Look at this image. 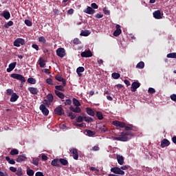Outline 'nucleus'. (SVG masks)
I'll return each mask as SVG.
<instances>
[{
	"label": "nucleus",
	"instance_id": "obj_1",
	"mask_svg": "<svg viewBox=\"0 0 176 176\" xmlns=\"http://www.w3.org/2000/svg\"><path fill=\"white\" fill-rule=\"evenodd\" d=\"M134 134L131 132H122L121 135L120 137H112L113 140L116 141H121V142H127L134 137Z\"/></svg>",
	"mask_w": 176,
	"mask_h": 176
},
{
	"label": "nucleus",
	"instance_id": "obj_2",
	"mask_svg": "<svg viewBox=\"0 0 176 176\" xmlns=\"http://www.w3.org/2000/svg\"><path fill=\"white\" fill-rule=\"evenodd\" d=\"M10 77L14 79H16L17 80H20L22 84H21L20 87H23V84L25 82V78L21 74H12L10 75Z\"/></svg>",
	"mask_w": 176,
	"mask_h": 176
},
{
	"label": "nucleus",
	"instance_id": "obj_3",
	"mask_svg": "<svg viewBox=\"0 0 176 176\" xmlns=\"http://www.w3.org/2000/svg\"><path fill=\"white\" fill-rule=\"evenodd\" d=\"M110 170L111 173H113L114 174L118 175H124L125 174L124 171L122 170L121 168L118 167L111 168Z\"/></svg>",
	"mask_w": 176,
	"mask_h": 176
},
{
	"label": "nucleus",
	"instance_id": "obj_4",
	"mask_svg": "<svg viewBox=\"0 0 176 176\" xmlns=\"http://www.w3.org/2000/svg\"><path fill=\"white\" fill-rule=\"evenodd\" d=\"M13 45L14 47H20V45H25V41L22 38H17L16 40H14Z\"/></svg>",
	"mask_w": 176,
	"mask_h": 176
},
{
	"label": "nucleus",
	"instance_id": "obj_5",
	"mask_svg": "<svg viewBox=\"0 0 176 176\" xmlns=\"http://www.w3.org/2000/svg\"><path fill=\"white\" fill-rule=\"evenodd\" d=\"M54 113L58 116H62L63 115H65V110H63L62 108V105H60L59 107L54 109Z\"/></svg>",
	"mask_w": 176,
	"mask_h": 176
},
{
	"label": "nucleus",
	"instance_id": "obj_6",
	"mask_svg": "<svg viewBox=\"0 0 176 176\" xmlns=\"http://www.w3.org/2000/svg\"><path fill=\"white\" fill-rule=\"evenodd\" d=\"M153 18L157 20H160L162 19L163 13L159 10L154 11L153 13Z\"/></svg>",
	"mask_w": 176,
	"mask_h": 176
},
{
	"label": "nucleus",
	"instance_id": "obj_7",
	"mask_svg": "<svg viewBox=\"0 0 176 176\" xmlns=\"http://www.w3.org/2000/svg\"><path fill=\"white\" fill-rule=\"evenodd\" d=\"M47 100H45V106H50V103L53 102L54 96L52 94H49L47 96Z\"/></svg>",
	"mask_w": 176,
	"mask_h": 176
},
{
	"label": "nucleus",
	"instance_id": "obj_8",
	"mask_svg": "<svg viewBox=\"0 0 176 176\" xmlns=\"http://www.w3.org/2000/svg\"><path fill=\"white\" fill-rule=\"evenodd\" d=\"M65 48L60 47L56 50V55L60 56L61 58L65 56Z\"/></svg>",
	"mask_w": 176,
	"mask_h": 176
},
{
	"label": "nucleus",
	"instance_id": "obj_9",
	"mask_svg": "<svg viewBox=\"0 0 176 176\" xmlns=\"http://www.w3.org/2000/svg\"><path fill=\"white\" fill-rule=\"evenodd\" d=\"M141 84L137 81H134L133 82H132L131 84V90L132 92H136L137 89L140 88Z\"/></svg>",
	"mask_w": 176,
	"mask_h": 176
},
{
	"label": "nucleus",
	"instance_id": "obj_10",
	"mask_svg": "<svg viewBox=\"0 0 176 176\" xmlns=\"http://www.w3.org/2000/svg\"><path fill=\"white\" fill-rule=\"evenodd\" d=\"M84 13H86L89 15H93L96 14V10H94V8H91L90 6H87L84 10Z\"/></svg>",
	"mask_w": 176,
	"mask_h": 176
},
{
	"label": "nucleus",
	"instance_id": "obj_11",
	"mask_svg": "<svg viewBox=\"0 0 176 176\" xmlns=\"http://www.w3.org/2000/svg\"><path fill=\"white\" fill-rule=\"evenodd\" d=\"M69 151L73 155L72 156H73L74 160H78V149L77 148H70Z\"/></svg>",
	"mask_w": 176,
	"mask_h": 176
},
{
	"label": "nucleus",
	"instance_id": "obj_12",
	"mask_svg": "<svg viewBox=\"0 0 176 176\" xmlns=\"http://www.w3.org/2000/svg\"><path fill=\"white\" fill-rule=\"evenodd\" d=\"M80 55L82 58H89L93 56V54L90 50H86L85 52H82Z\"/></svg>",
	"mask_w": 176,
	"mask_h": 176
},
{
	"label": "nucleus",
	"instance_id": "obj_13",
	"mask_svg": "<svg viewBox=\"0 0 176 176\" xmlns=\"http://www.w3.org/2000/svg\"><path fill=\"white\" fill-rule=\"evenodd\" d=\"M116 30H114L113 36L118 37L119 35L122 34V30L120 29V25H116Z\"/></svg>",
	"mask_w": 176,
	"mask_h": 176
},
{
	"label": "nucleus",
	"instance_id": "obj_14",
	"mask_svg": "<svg viewBox=\"0 0 176 176\" xmlns=\"http://www.w3.org/2000/svg\"><path fill=\"white\" fill-rule=\"evenodd\" d=\"M113 126H117V127H121V128H124L125 127L124 122H120L118 120H114L113 122Z\"/></svg>",
	"mask_w": 176,
	"mask_h": 176
},
{
	"label": "nucleus",
	"instance_id": "obj_15",
	"mask_svg": "<svg viewBox=\"0 0 176 176\" xmlns=\"http://www.w3.org/2000/svg\"><path fill=\"white\" fill-rule=\"evenodd\" d=\"M16 66V62H13L12 63H10V65H8V68L7 69V72L10 73L11 72L13 69H15Z\"/></svg>",
	"mask_w": 176,
	"mask_h": 176
},
{
	"label": "nucleus",
	"instance_id": "obj_16",
	"mask_svg": "<svg viewBox=\"0 0 176 176\" xmlns=\"http://www.w3.org/2000/svg\"><path fill=\"white\" fill-rule=\"evenodd\" d=\"M170 141H168L167 139H163L160 146L163 148L170 146Z\"/></svg>",
	"mask_w": 176,
	"mask_h": 176
},
{
	"label": "nucleus",
	"instance_id": "obj_17",
	"mask_svg": "<svg viewBox=\"0 0 176 176\" xmlns=\"http://www.w3.org/2000/svg\"><path fill=\"white\" fill-rule=\"evenodd\" d=\"M55 80L62 82L63 86H66V81L65 79L63 78L61 76L57 75L55 76Z\"/></svg>",
	"mask_w": 176,
	"mask_h": 176
},
{
	"label": "nucleus",
	"instance_id": "obj_18",
	"mask_svg": "<svg viewBox=\"0 0 176 176\" xmlns=\"http://www.w3.org/2000/svg\"><path fill=\"white\" fill-rule=\"evenodd\" d=\"M1 16H3V18H5L6 20H9L10 18V13L9 11H3V12L1 14Z\"/></svg>",
	"mask_w": 176,
	"mask_h": 176
},
{
	"label": "nucleus",
	"instance_id": "obj_19",
	"mask_svg": "<svg viewBox=\"0 0 176 176\" xmlns=\"http://www.w3.org/2000/svg\"><path fill=\"white\" fill-rule=\"evenodd\" d=\"M98 129H100L101 133H104L108 131V128L105 125L100 124L98 125Z\"/></svg>",
	"mask_w": 176,
	"mask_h": 176
},
{
	"label": "nucleus",
	"instance_id": "obj_20",
	"mask_svg": "<svg viewBox=\"0 0 176 176\" xmlns=\"http://www.w3.org/2000/svg\"><path fill=\"white\" fill-rule=\"evenodd\" d=\"M85 72V68L84 67H77L76 69V74L77 75L79 76V77H81L82 76V74L81 73H83Z\"/></svg>",
	"mask_w": 176,
	"mask_h": 176
},
{
	"label": "nucleus",
	"instance_id": "obj_21",
	"mask_svg": "<svg viewBox=\"0 0 176 176\" xmlns=\"http://www.w3.org/2000/svg\"><path fill=\"white\" fill-rule=\"evenodd\" d=\"M85 132L86 133V135H87L89 137H94V135H96V131H92L89 129H85Z\"/></svg>",
	"mask_w": 176,
	"mask_h": 176
},
{
	"label": "nucleus",
	"instance_id": "obj_22",
	"mask_svg": "<svg viewBox=\"0 0 176 176\" xmlns=\"http://www.w3.org/2000/svg\"><path fill=\"white\" fill-rule=\"evenodd\" d=\"M26 159H27V158H26V157H25V155H19V156H18V157H16V162L17 163H21V162L25 161Z\"/></svg>",
	"mask_w": 176,
	"mask_h": 176
},
{
	"label": "nucleus",
	"instance_id": "obj_23",
	"mask_svg": "<svg viewBox=\"0 0 176 176\" xmlns=\"http://www.w3.org/2000/svg\"><path fill=\"white\" fill-rule=\"evenodd\" d=\"M117 162H118L120 166L124 165V157L121 155H117Z\"/></svg>",
	"mask_w": 176,
	"mask_h": 176
},
{
	"label": "nucleus",
	"instance_id": "obj_24",
	"mask_svg": "<svg viewBox=\"0 0 176 176\" xmlns=\"http://www.w3.org/2000/svg\"><path fill=\"white\" fill-rule=\"evenodd\" d=\"M69 109H70V111H72V112L76 113H79L81 112V109L79 108L78 107L74 108V107L70 106Z\"/></svg>",
	"mask_w": 176,
	"mask_h": 176
},
{
	"label": "nucleus",
	"instance_id": "obj_25",
	"mask_svg": "<svg viewBox=\"0 0 176 176\" xmlns=\"http://www.w3.org/2000/svg\"><path fill=\"white\" fill-rule=\"evenodd\" d=\"M54 94L56 96H57L58 98H60L61 100L65 99V94L59 91H54Z\"/></svg>",
	"mask_w": 176,
	"mask_h": 176
},
{
	"label": "nucleus",
	"instance_id": "obj_26",
	"mask_svg": "<svg viewBox=\"0 0 176 176\" xmlns=\"http://www.w3.org/2000/svg\"><path fill=\"white\" fill-rule=\"evenodd\" d=\"M19 98V96H17L16 93L12 94V95H11V98H10V102H15Z\"/></svg>",
	"mask_w": 176,
	"mask_h": 176
},
{
	"label": "nucleus",
	"instance_id": "obj_27",
	"mask_svg": "<svg viewBox=\"0 0 176 176\" xmlns=\"http://www.w3.org/2000/svg\"><path fill=\"white\" fill-rule=\"evenodd\" d=\"M28 90H29L30 93L33 95H36L38 92V89L35 88V87H29Z\"/></svg>",
	"mask_w": 176,
	"mask_h": 176
},
{
	"label": "nucleus",
	"instance_id": "obj_28",
	"mask_svg": "<svg viewBox=\"0 0 176 176\" xmlns=\"http://www.w3.org/2000/svg\"><path fill=\"white\" fill-rule=\"evenodd\" d=\"M60 161L58 159H54L53 161H52V166L55 167H60Z\"/></svg>",
	"mask_w": 176,
	"mask_h": 176
},
{
	"label": "nucleus",
	"instance_id": "obj_29",
	"mask_svg": "<svg viewBox=\"0 0 176 176\" xmlns=\"http://www.w3.org/2000/svg\"><path fill=\"white\" fill-rule=\"evenodd\" d=\"M38 65L41 68H43L45 67V60L43 59V58H42V57L39 58V59L38 60Z\"/></svg>",
	"mask_w": 176,
	"mask_h": 176
},
{
	"label": "nucleus",
	"instance_id": "obj_30",
	"mask_svg": "<svg viewBox=\"0 0 176 176\" xmlns=\"http://www.w3.org/2000/svg\"><path fill=\"white\" fill-rule=\"evenodd\" d=\"M86 112L88 115L94 117L96 115V113H94V110L91 108H86Z\"/></svg>",
	"mask_w": 176,
	"mask_h": 176
},
{
	"label": "nucleus",
	"instance_id": "obj_31",
	"mask_svg": "<svg viewBox=\"0 0 176 176\" xmlns=\"http://www.w3.org/2000/svg\"><path fill=\"white\" fill-rule=\"evenodd\" d=\"M90 35L89 30H82L81 33H80V36L87 37Z\"/></svg>",
	"mask_w": 176,
	"mask_h": 176
},
{
	"label": "nucleus",
	"instance_id": "obj_32",
	"mask_svg": "<svg viewBox=\"0 0 176 176\" xmlns=\"http://www.w3.org/2000/svg\"><path fill=\"white\" fill-rule=\"evenodd\" d=\"M6 160H7L8 163L11 165H14L16 163L15 160L13 159H10L9 156L6 157Z\"/></svg>",
	"mask_w": 176,
	"mask_h": 176
},
{
	"label": "nucleus",
	"instance_id": "obj_33",
	"mask_svg": "<svg viewBox=\"0 0 176 176\" xmlns=\"http://www.w3.org/2000/svg\"><path fill=\"white\" fill-rule=\"evenodd\" d=\"M65 86H63V85H58V86H55V89H56V90H55V91H65Z\"/></svg>",
	"mask_w": 176,
	"mask_h": 176
},
{
	"label": "nucleus",
	"instance_id": "obj_34",
	"mask_svg": "<svg viewBox=\"0 0 176 176\" xmlns=\"http://www.w3.org/2000/svg\"><path fill=\"white\" fill-rule=\"evenodd\" d=\"M27 82L30 83V85H35L36 84V80L34 78H29L27 79Z\"/></svg>",
	"mask_w": 176,
	"mask_h": 176
},
{
	"label": "nucleus",
	"instance_id": "obj_35",
	"mask_svg": "<svg viewBox=\"0 0 176 176\" xmlns=\"http://www.w3.org/2000/svg\"><path fill=\"white\" fill-rule=\"evenodd\" d=\"M59 163H60V164L63 166L68 165V161H67V160H65V158H60Z\"/></svg>",
	"mask_w": 176,
	"mask_h": 176
},
{
	"label": "nucleus",
	"instance_id": "obj_36",
	"mask_svg": "<svg viewBox=\"0 0 176 176\" xmlns=\"http://www.w3.org/2000/svg\"><path fill=\"white\" fill-rule=\"evenodd\" d=\"M14 25V23L12 21H9L7 23H5L3 27L6 28V29H8L10 27H12V25Z\"/></svg>",
	"mask_w": 176,
	"mask_h": 176
},
{
	"label": "nucleus",
	"instance_id": "obj_37",
	"mask_svg": "<svg viewBox=\"0 0 176 176\" xmlns=\"http://www.w3.org/2000/svg\"><path fill=\"white\" fill-rule=\"evenodd\" d=\"M144 67H145V63L144 62L141 61L138 63V65L135 67L137 69H144Z\"/></svg>",
	"mask_w": 176,
	"mask_h": 176
},
{
	"label": "nucleus",
	"instance_id": "obj_38",
	"mask_svg": "<svg viewBox=\"0 0 176 176\" xmlns=\"http://www.w3.org/2000/svg\"><path fill=\"white\" fill-rule=\"evenodd\" d=\"M10 154L12 156H15L16 155H19V150H17L16 148H13L12 150H11Z\"/></svg>",
	"mask_w": 176,
	"mask_h": 176
},
{
	"label": "nucleus",
	"instance_id": "obj_39",
	"mask_svg": "<svg viewBox=\"0 0 176 176\" xmlns=\"http://www.w3.org/2000/svg\"><path fill=\"white\" fill-rule=\"evenodd\" d=\"M73 104L76 107L81 105L80 102L76 98H73Z\"/></svg>",
	"mask_w": 176,
	"mask_h": 176
},
{
	"label": "nucleus",
	"instance_id": "obj_40",
	"mask_svg": "<svg viewBox=\"0 0 176 176\" xmlns=\"http://www.w3.org/2000/svg\"><path fill=\"white\" fill-rule=\"evenodd\" d=\"M166 58H176V52L169 53L166 55Z\"/></svg>",
	"mask_w": 176,
	"mask_h": 176
},
{
	"label": "nucleus",
	"instance_id": "obj_41",
	"mask_svg": "<svg viewBox=\"0 0 176 176\" xmlns=\"http://www.w3.org/2000/svg\"><path fill=\"white\" fill-rule=\"evenodd\" d=\"M96 117L98 120H102L103 119V115L102 112L97 111L96 112Z\"/></svg>",
	"mask_w": 176,
	"mask_h": 176
},
{
	"label": "nucleus",
	"instance_id": "obj_42",
	"mask_svg": "<svg viewBox=\"0 0 176 176\" xmlns=\"http://www.w3.org/2000/svg\"><path fill=\"white\" fill-rule=\"evenodd\" d=\"M16 175L17 176H22L23 175V170L21 168H18L16 172Z\"/></svg>",
	"mask_w": 176,
	"mask_h": 176
},
{
	"label": "nucleus",
	"instance_id": "obj_43",
	"mask_svg": "<svg viewBox=\"0 0 176 176\" xmlns=\"http://www.w3.org/2000/svg\"><path fill=\"white\" fill-rule=\"evenodd\" d=\"M27 175L28 176H34V171L32 169H27Z\"/></svg>",
	"mask_w": 176,
	"mask_h": 176
},
{
	"label": "nucleus",
	"instance_id": "obj_44",
	"mask_svg": "<svg viewBox=\"0 0 176 176\" xmlns=\"http://www.w3.org/2000/svg\"><path fill=\"white\" fill-rule=\"evenodd\" d=\"M83 120H85V122H94V119L92 118H89V117H87V116H85L83 118Z\"/></svg>",
	"mask_w": 176,
	"mask_h": 176
},
{
	"label": "nucleus",
	"instance_id": "obj_45",
	"mask_svg": "<svg viewBox=\"0 0 176 176\" xmlns=\"http://www.w3.org/2000/svg\"><path fill=\"white\" fill-rule=\"evenodd\" d=\"M112 78L115 80H118L120 78V74H119L118 73H113Z\"/></svg>",
	"mask_w": 176,
	"mask_h": 176
},
{
	"label": "nucleus",
	"instance_id": "obj_46",
	"mask_svg": "<svg viewBox=\"0 0 176 176\" xmlns=\"http://www.w3.org/2000/svg\"><path fill=\"white\" fill-rule=\"evenodd\" d=\"M38 158L34 157L32 159V164L34 166H38Z\"/></svg>",
	"mask_w": 176,
	"mask_h": 176
},
{
	"label": "nucleus",
	"instance_id": "obj_47",
	"mask_svg": "<svg viewBox=\"0 0 176 176\" xmlns=\"http://www.w3.org/2000/svg\"><path fill=\"white\" fill-rule=\"evenodd\" d=\"M125 129V131H133V126H124V127Z\"/></svg>",
	"mask_w": 176,
	"mask_h": 176
},
{
	"label": "nucleus",
	"instance_id": "obj_48",
	"mask_svg": "<svg viewBox=\"0 0 176 176\" xmlns=\"http://www.w3.org/2000/svg\"><path fill=\"white\" fill-rule=\"evenodd\" d=\"M103 12L107 16H109L110 15V11L108 10V8L107 7H104L103 8Z\"/></svg>",
	"mask_w": 176,
	"mask_h": 176
},
{
	"label": "nucleus",
	"instance_id": "obj_49",
	"mask_svg": "<svg viewBox=\"0 0 176 176\" xmlns=\"http://www.w3.org/2000/svg\"><path fill=\"white\" fill-rule=\"evenodd\" d=\"M25 24L28 27H31L32 25V21L28 19L25 20Z\"/></svg>",
	"mask_w": 176,
	"mask_h": 176
},
{
	"label": "nucleus",
	"instance_id": "obj_50",
	"mask_svg": "<svg viewBox=\"0 0 176 176\" xmlns=\"http://www.w3.org/2000/svg\"><path fill=\"white\" fill-rule=\"evenodd\" d=\"M7 96H12L14 93H13V90L12 89H8L6 91Z\"/></svg>",
	"mask_w": 176,
	"mask_h": 176
},
{
	"label": "nucleus",
	"instance_id": "obj_51",
	"mask_svg": "<svg viewBox=\"0 0 176 176\" xmlns=\"http://www.w3.org/2000/svg\"><path fill=\"white\" fill-rule=\"evenodd\" d=\"M75 126H78L80 128H85L86 126L85 123H84V122H82L81 124L76 123Z\"/></svg>",
	"mask_w": 176,
	"mask_h": 176
},
{
	"label": "nucleus",
	"instance_id": "obj_52",
	"mask_svg": "<svg viewBox=\"0 0 176 176\" xmlns=\"http://www.w3.org/2000/svg\"><path fill=\"white\" fill-rule=\"evenodd\" d=\"M73 43L75 45H80L81 43L80 41L78 38H74Z\"/></svg>",
	"mask_w": 176,
	"mask_h": 176
},
{
	"label": "nucleus",
	"instance_id": "obj_53",
	"mask_svg": "<svg viewBox=\"0 0 176 176\" xmlns=\"http://www.w3.org/2000/svg\"><path fill=\"white\" fill-rule=\"evenodd\" d=\"M67 116L71 117V119L74 120L76 118V115L72 112H69L67 113Z\"/></svg>",
	"mask_w": 176,
	"mask_h": 176
},
{
	"label": "nucleus",
	"instance_id": "obj_54",
	"mask_svg": "<svg viewBox=\"0 0 176 176\" xmlns=\"http://www.w3.org/2000/svg\"><path fill=\"white\" fill-rule=\"evenodd\" d=\"M76 122H78V123L82 122H83V117H82L81 116H79L78 117H77Z\"/></svg>",
	"mask_w": 176,
	"mask_h": 176
},
{
	"label": "nucleus",
	"instance_id": "obj_55",
	"mask_svg": "<svg viewBox=\"0 0 176 176\" xmlns=\"http://www.w3.org/2000/svg\"><path fill=\"white\" fill-rule=\"evenodd\" d=\"M93 9L97 10L98 8H99V6H98V5L96 3H93L91 4V7Z\"/></svg>",
	"mask_w": 176,
	"mask_h": 176
},
{
	"label": "nucleus",
	"instance_id": "obj_56",
	"mask_svg": "<svg viewBox=\"0 0 176 176\" xmlns=\"http://www.w3.org/2000/svg\"><path fill=\"white\" fill-rule=\"evenodd\" d=\"M156 92L155 88H149V89H148V93L151 94H154Z\"/></svg>",
	"mask_w": 176,
	"mask_h": 176
},
{
	"label": "nucleus",
	"instance_id": "obj_57",
	"mask_svg": "<svg viewBox=\"0 0 176 176\" xmlns=\"http://www.w3.org/2000/svg\"><path fill=\"white\" fill-rule=\"evenodd\" d=\"M39 109L41 110L43 115H45V104H43L39 107Z\"/></svg>",
	"mask_w": 176,
	"mask_h": 176
},
{
	"label": "nucleus",
	"instance_id": "obj_58",
	"mask_svg": "<svg viewBox=\"0 0 176 176\" xmlns=\"http://www.w3.org/2000/svg\"><path fill=\"white\" fill-rule=\"evenodd\" d=\"M170 98L175 102H176V94H173L170 96Z\"/></svg>",
	"mask_w": 176,
	"mask_h": 176
},
{
	"label": "nucleus",
	"instance_id": "obj_59",
	"mask_svg": "<svg viewBox=\"0 0 176 176\" xmlns=\"http://www.w3.org/2000/svg\"><path fill=\"white\" fill-rule=\"evenodd\" d=\"M65 105H71L72 104V100L71 99H67L64 102Z\"/></svg>",
	"mask_w": 176,
	"mask_h": 176
},
{
	"label": "nucleus",
	"instance_id": "obj_60",
	"mask_svg": "<svg viewBox=\"0 0 176 176\" xmlns=\"http://www.w3.org/2000/svg\"><path fill=\"white\" fill-rule=\"evenodd\" d=\"M53 12H54V14L55 16H58V14L60 13L59 10L56 9V8L54 9Z\"/></svg>",
	"mask_w": 176,
	"mask_h": 176
},
{
	"label": "nucleus",
	"instance_id": "obj_61",
	"mask_svg": "<svg viewBox=\"0 0 176 176\" xmlns=\"http://www.w3.org/2000/svg\"><path fill=\"white\" fill-rule=\"evenodd\" d=\"M60 129L65 130V129H68V127L66 126V125L65 124H60Z\"/></svg>",
	"mask_w": 176,
	"mask_h": 176
},
{
	"label": "nucleus",
	"instance_id": "obj_62",
	"mask_svg": "<svg viewBox=\"0 0 176 176\" xmlns=\"http://www.w3.org/2000/svg\"><path fill=\"white\" fill-rule=\"evenodd\" d=\"M10 171L11 172H12V173H16V168H15V167H13V166H10Z\"/></svg>",
	"mask_w": 176,
	"mask_h": 176
},
{
	"label": "nucleus",
	"instance_id": "obj_63",
	"mask_svg": "<svg viewBox=\"0 0 176 176\" xmlns=\"http://www.w3.org/2000/svg\"><path fill=\"white\" fill-rule=\"evenodd\" d=\"M129 168H130V166H122L121 168H120L121 170H128Z\"/></svg>",
	"mask_w": 176,
	"mask_h": 176
},
{
	"label": "nucleus",
	"instance_id": "obj_64",
	"mask_svg": "<svg viewBox=\"0 0 176 176\" xmlns=\"http://www.w3.org/2000/svg\"><path fill=\"white\" fill-rule=\"evenodd\" d=\"M35 176H44V175L41 172H36Z\"/></svg>",
	"mask_w": 176,
	"mask_h": 176
}]
</instances>
